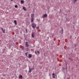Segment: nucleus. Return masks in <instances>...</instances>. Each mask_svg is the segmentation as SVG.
Instances as JSON below:
<instances>
[{
  "label": "nucleus",
  "instance_id": "2f4dec72",
  "mask_svg": "<svg viewBox=\"0 0 79 79\" xmlns=\"http://www.w3.org/2000/svg\"><path fill=\"white\" fill-rule=\"evenodd\" d=\"M76 50V49H75V50Z\"/></svg>",
  "mask_w": 79,
  "mask_h": 79
},
{
  "label": "nucleus",
  "instance_id": "39448f33",
  "mask_svg": "<svg viewBox=\"0 0 79 79\" xmlns=\"http://www.w3.org/2000/svg\"><path fill=\"white\" fill-rule=\"evenodd\" d=\"M36 24L34 23H32V25L31 26H36Z\"/></svg>",
  "mask_w": 79,
  "mask_h": 79
},
{
  "label": "nucleus",
  "instance_id": "412c9836",
  "mask_svg": "<svg viewBox=\"0 0 79 79\" xmlns=\"http://www.w3.org/2000/svg\"><path fill=\"white\" fill-rule=\"evenodd\" d=\"M75 2H77V0H74Z\"/></svg>",
  "mask_w": 79,
  "mask_h": 79
},
{
  "label": "nucleus",
  "instance_id": "2eb2a0df",
  "mask_svg": "<svg viewBox=\"0 0 79 79\" xmlns=\"http://www.w3.org/2000/svg\"><path fill=\"white\" fill-rule=\"evenodd\" d=\"M37 53H38V54H40V52L39 51H38Z\"/></svg>",
  "mask_w": 79,
  "mask_h": 79
},
{
  "label": "nucleus",
  "instance_id": "20e7f679",
  "mask_svg": "<svg viewBox=\"0 0 79 79\" xmlns=\"http://www.w3.org/2000/svg\"><path fill=\"white\" fill-rule=\"evenodd\" d=\"M26 47H29V45H28V43L27 42H26Z\"/></svg>",
  "mask_w": 79,
  "mask_h": 79
},
{
  "label": "nucleus",
  "instance_id": "5701e85b",
  "mask_svg": "<svg viewBox=\"0 0 79 79\" xmlns=\"http://www.w3.org/2000/svg\"><path fill=\"white\" fill-rule=\"evenodd\" d=\"M53 77V78H55V76H53V77Z\"/></svg>",
  "mask_w": 79,
  "mask_h": 79
},
{
  "label": "nucleus",
  "instance_id": "72a5a7b5",
  "mask_svg": "<svg viewBox=\"0 0 79 79\" xmlns=\"http://www.w3.org/2000/svg\"><path fill=\"white\" fill-rule=\"evenodd\" d=\"M60 28H61V27H60Z\"/></svg>",
  "mask_w": 79,
  "mask_h": 79
},
{
  "label": "nucleus",
  "instance_id": "393cba45",
  "mask_svg": "<svg viewBox=\"0 0 79 79\" xmlns=\"http://www.w3.org/2000/svg\"><path fill=\"white\" fill-rule=\"evenodd\" d=\"M29 72H30V68H29Z\"/></svg>",
  "mask_w": 79,
  "mask_h": 79
},
{
  "label": "nucleus",
  "instance_id": "7c9ffc66",
  "mask_svg": "<svg viewBox=\"0 0 79 79\" xmlns=\"http://www.w3.org/2000/svg\"><path fill=\"white\" fill-rule=\"evenodd\" d=\"M11 2H13V0H11Z\"/></svg>",
  "mask_w": 79,
  "mask_h": 79
},
{
  "label": "nucleus",
  "instance_id": "ddd939ff",
  "mask_svg": "<svg viewBox=\"0 0 79 79\" xmlns=\"http://www.w3.org/2000/svg\"><path fill=\"white\" fill-rule=\"evenodd\" d=\"M18 6L17 5H15V8H17Z\"/></svg>",
  "mask_w": 79,
  "mask_h": 79
},
{
  "label": "nucleus",
  "instance_id": "a211bd4d",
  "mask_svg": "<svg viewBox=\"0 0 79 79\" xmlns=\"http://www.w3.org/2000/svg\"><path fill=\"white\" fill-rule=\"evenodd\" d=\"M39 28V27H36V29H38Z\"/></svg>",
  "mask_w": 79,
  "mask_h": 79
},
{
  "label": "nucleus",
  "instance_id": "cd10ccee",
  "mask_svg": "<svg viewBox=\"0 0 79 79\" xmlns=\"http://www.w3.org/2000/svg\"><path fill=\"white\" fill-rule=\"evenodd\" d=\"M25 55H26V56H27V53H25Z\"/></svg>",
  "mask_w": 79,
  "mask_h": 79
},
{
  "label": "nucleus",
  "instance_id": "a878e982",
  "mask_svg": "<svg viewBox=\"0 0 79 79\" xmlns=\"http://www.w3.org/2000/svg\"><path fill=\"white\" fill-rule=\"evenodd\" d=\"M29 58H30V54H29Z\"/></svg>",
  "mask_w": 79,
  "mask_h": 79
},
{
  "label": "nucleus",
  "instance_id": "7ed1b4c3",
  "mask_svg": "<svg viewBox=\"0 0 79 79\" xmlns=\"http://www.w3.org/2000/svg\"><path fill=\"white\" fill-rule=\"evenodd\" d=\"M1 29L2 31H3V33H5V30H3V29L2 28H1Z\"/></svg>",
  "mask_w": 79,
  "mask_h": 79
},
{
  "label": "nucleus",
  "instance_id": "f03ea898",
  "mask_svg": "<svg viewBox=\"0 0 79 79\" xmlns=\"http://www.w3.org/2000/svg\"><path fill=\"white\" fill-rule=\"evenodd\" d=\"M43 17V18H47V14H46L44 15Z\"/></svg>",
  "mask_w": 79,
  "mask_h": 79
},
{
  "label": "nucleus",
  "instance_id": "4468645a",
  "mask_svg": "<svg viewBox=\"0 0 79 79\" xmlns=\"http://www.w3.org/2000/svg\"><path fill=\"white\" fill-rule=\"evenodd\" d=\"M23 9L24 10H26V9H25V8L24 7H23Z\"/></svg>",
  "mask_w": 79,
  "mask_h": 79
},
{
  "label": "nucleus",
  "instance_id": "6ab92c4d",
  "mask_svg": "<svg viewBox=\"0 0 79 79\" xmlns=\"http://www.w3.org/2000/svg\"><path fill=\"white\" fill-rule=\"evenodd\" d=\"M63 28L62 29L61 31H62V34H63Z\"/></svg>",
  "mask_w": 79,
  "mask_h": 79
},
{
  "label": "nucleus",
  "instance_id": "9d476101",
  "mask_svg": "<svg viewBox=\"0 0 79 79\" xmlns=\"http://www.w3.org/2000/svg\"><path fill=\"white\" fill-rule=\"evenodd\" d=\"M19 78H23V76L20 75V76H19Z\"/></svg>",
  "mask_w": 79,
  "mask_h": 79
},
{
  "label": "nucleus",
  "instance_id": "423d86ee",
  "mask_svg": "<svg viewBox=\"0 0 79 79\" xmlns=\"http://www.w3.org/2000/svg\"><path fill=\"white\" fill-rule=\"evenodd\" d=\"M69 60H70L72 61H73V58H72L71 57L69 58Z\"/></svg>",
  "mask_w": 79,
  "mask_h": 79
},
{
  "label": "nucleus",
  "instance_id": "6e6552de",
  "mask_svg": "<svg viewBox=\"0 0 79 79\" xmlns=\"http://www.w3.org/2000/svg\"><path fill=\"white\" fill-rule=\"evenodd\" d=\"M14 22L15 23V24L16 25V24H17V21H16V20H14Z\"/></svg>",
  "mask_w": 79,
  "mask_h": 79
},
{
  "label": "nucleus",
  "instance_id": "0eeeda50",
  "mask_svg": "<svg viewBox=\"0 0 79 79\" xmlns=\"http://www.w3.org/2000/svg\"><path fill=\"white\" fill-rule=\"evenodd\" d=\"M20 3H21V4H23V3H24V1L21 0L20 1Z\"/></svg>",
  "mask_w": 79,
  "mask_h": 79
},
{
  "label": "nucleus",
  "instance_id": "f8f14e48",
  "mask_svg": "<svg viewBox=\"0 0 79 79\" xmlns=\"http://www.w3.org/2000/svg\"><path fill=\"white\" fill-rule=\"evenodd\" d=\"M32 26V27H33V28H35V26Z\"/></svg>",
  "mask_w": 79,
  "mask_h": 79
},
{
  "label": "nucleus",
  "instance_id": "473e14b6",
  "mask_svg": "<svg viewBox=\"0 0 79 79\" xmlns=\"http://www.w3.org/2000/svg\"><path fill=\"white\" fill-rule=\"evenodd\" d=\"M65 18H66V17H65Z\"/></svg>",
  "mask_w": 79,
  "mask_h": 79
},
{
  "label": "nucleus",
  "instance_id": "b1692460",
  "mask_svg": "<svg viewBox=\"0 0 79 79\" xmlns=\"http://www.w3.org/2000/svg\"><path fill=\"white\" fill-rule=\"evenodd\" d=\"M65 64H66V66H67V63H65Z\"/></svg>",
  "mask_w": 79,
  "mask_h": 79
},
{
  "label": "nucleus",
  "instance_id": "9b49d317",
  "mask_svg": "<svg viewBox=\"0 0 79 79\" xmlns=\"http://www.w3.org/2000/svg\"><path fill=\"white\" fill-rule=\"evenodd\" d=\"M31 37L33 38H34V34L33 33L32 34Z\"/></svg>",
  "mask_w": 79,
  "mask_h": 79
},
{
  "label": "nucleus",
  "instance_id": "1a4fd4ad",
  "mask_svg": "<svg viewBox=\"0 0 79 79\" xmlns=\"http://www.w3.org/2000/svg\"><path fill=\"white\" fill-rule=\"evenodd\" d=\"M33 69H34V67H33L32 69H30V73H31V71H32V70H33Z\"/></svg>",
  "mask_w": 79,
  "mask_h": 79
},
{
  "label": "nucleus",
  "instance_id": "dca6fc26",
  "mask_svg": "<svg viewBox=\"0 0 79 79\" xmlns=\"http://www.w3.org/2000/svg\"><path fill=\"white\" fill-rule=\"evenodd\" d=\"M52 76H55V74L54 73H53L52 74Z\"/></svg>",
  "mask_w": 79,
  "mask_h": 79
},
{
  "label": "nucleus",
  "instance_id": "f3484780",
  "mask_svg": "<svg viewBox=\"0 0 79 79\" xmlns=\"http://www.w3.org/2000/svg\"><path fill=\"white\" fill-rule=\"evenodd\" d=\"M32 57V55L31 54H30V58H31Z\"/></svg>",
  "mask_w": 79,
  "mask_h": 79
},
{
  "label": "nucleus",
  "instance_id": "f257e3e1",
  "mask_svg": "<svg viewBox=\"0 0 79 79\" xmlns=\"http://www.w3.org/2000/svg\"><path fill=\"white\" fill-rule=\"evenodd\" d=\"M34 14H32L31 16V23H33L34 21Z\"/></svg>",
  "mask_w": 79,
  "mask_h": 79
},
{
  "label": "nucleus",
  "instance_id": "bb28decb",
  "mask_svg": "<svg viewBox=\"0 0 79 79\" xmlns=\"http://www.w3.org/2000/svg\"><path fill=\"white\" fill-rule=\"evenodd\" d=\"M68 69V67H67V66H66V69Z\"/></svg>",
  "mask_w": 79,
  "mask_h": 79
},
{
  "label": "nucleus",
  "instance_id": "c756f323",
  "mask_svg": "<svg viewBox=\"0 0 79 79\" xmlns=\"http://www.w3.org/2000/svg\"><path fill=\"white\" fill-rule=\"evenodd\" d=\"M75 47H77V46L76 45V44L75 45Z\"/></svg>",
  "mask_w": 79,
  "mask_h": 79
},
{
  "label": "nucleus",
  "instance_id": "aec40b11",
  "mask_svg": "<svg viewBox=\"0 0 79 79\" xmlns=\"http://www.w3.org/2000/svg\"><path fill=\"white\" fill-rule=\"evenodd\" d=\"M26 33H27V29H26Z\"/></svg>",
  "mask_w": 79,
  "mask_h": 79
},
{
  "label": "nucleus",
  "instance_id": "4be33fe9",
  "mask_svg": "<svg viewBox=\"0 0 79 79\" xmlns=\"http://www.w3.org/2000/svg\"><path fill=\"white\" fill-rule=\"evenodd\" d=\"M35 54H37V51H35Z\"/></svg>",
  "mask_w": 79,
  "mask_h": 79
},
{
  "label": "nucleus",
  "instance_id": "c85d7f7f",
  "mask_svg": "<svg viewBox=\"0 0 79 79\" xmlns=\"http://www.w3.org/2000/svg\"><path fill=\"white\" fill-rule=\"evenodd\" d=\"M67 79H70V78H69V77H67Z\"/></svg>",
  "mask_w": 79,
  "mask_h": 79
}]
</instances>
